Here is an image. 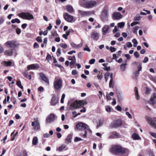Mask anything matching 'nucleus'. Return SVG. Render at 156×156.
I'll use <instances>...</instances> for the list:
<instances>
[{"instance_id": "29", "label": "nucleus", "mask_w": 156, "mask_h": 156, "mask_svg": "<svg viewBox=\"0 0 156 156\" xmlns=\"http://www.w3.org/2000/svg\"><path fill=\"white\" fill-rule=\"evenodd\" d=\"M104 121V120L103 119H99L97 123V127L98 128L101 126L103 124Z\"/></svg>"}, {"instance_id": "8", "label": "nucleus", "mask_w": 156, "mask_h": 156, "mask_svg": "<svg viewBox=\"0 0 156 156\" xmlns=\"http://www.w3.org/2000/svg\"><path fill=\"white\" fill-rule=\"evenodd\" d=\"M64 17L65 20L68 22H72L73 21L74 17L70 15H69L66 12L64 15Z\"/></svg>"}, {"instance_id": "34", "label": "nucleus", "mask_w": 156, "mask_h": 156, "mask_svg": "<svg viewBox=\"0 0 156 156\" xmlns=\"http://www.w3.org/2000/svg\"><path fill=\"white\" fill-rule=\"evenodd\" d=\"M11 23H20V21L19 19L17 18H16L15 19L12 20L11 21Z\"/></svg>"}, {"instance_id": "4", "label": "nucleus", "mask_w": 156, "mask_h": 156, "mask_svg": "<svg viewBox=\"0 0 156 156\" xmlns=\"http://www.w3.org/2000/svg\"><path fill=\"white\" fill-rule=\"evenodd\" d=\"M62 80L60 78H55L54 83V87L55 89L58 90L62 87Z\"/></svg>"}, {"instance_id": "33", "label": "nucleus", "mask_w": 156, "mask_h": 156, "mask_svg": "<svg viewBox=\"0 0 156 156\" xmlns=\"http://www.w3.org/2000/svg\"><path fill=\"white\" fill-rule=\"evenodd\" d=\"M38 141V139L37 137H34L32 140V144L34 145H37Z\"/></svg>"}, {"instance_id": "2", "label": "nucleus", "mask_w": 156, "mask_h": 156, "mask_svg": "<svg viewBox=\"0 0 156 156\" xmlns=\"http://www.w3.org/2000/svg\"><path fill=\"white\" fill-rule=\"evenodd\" d=\"M76 127L79 130H82L85 129L87 130L90 133L92 132V131L90 129L88 126L83 122H80L79 123L76 125Z\"/></svg>"}, {"instance_id": "38", "label": "nucleus", "mask_w": 156, "mask_h": 156, "mask_svg": "<svg viewBox=\"0 0 156 156\" xmlns=\"http://www.w3.org/2000/svg\"><path fill=\"white\" fill-rule=\"evenodd\" d=\"M114 82L113 79H111L109 83V86L110 88H113V87Z\"/></svg>"}, {"instance_id": "5", "label": "nucleus", "mask_w": 156, "mask_h": 156, "mask_svg": "<svg viewBox=\"0 0 156 156\" xmlns=\"http://www.w3.org/2000/svg\"><path fill=\"white\" fill-rule=\"evenodd\" d=\"M19 17L23 19L30 20L34 19L33 16L29 12H21L18 14Z\"/></svg>"}, {"instance_id": "62", "label": "nucleus", "mask_w": 156, "mask_h": 156, "mask_svg": "<svg viewBox=\"0 0 156 156\" xmlns=\"http://www.w3.org/2000/svg\"><path fill=\"white\" fill-rule=\"evenodd\" d=\"M97 78L99 80H101L103 78V75H102V73H101V74L100 75H98L97 76Z\"/></svg>"}, {"instance_id": "13", "label": "nucleus", "mask_w": 156, "mask_h": 156, "mask_svg": "<svg viewBox=\"0 0 156 156\" xmlns=\"http://www.w3.org/2000/svg\"><path fill=\"white\" fill-rule=\"evenodd\" d=\"M122 124V120L120 119H118L114 121L112 126L113 127L117 128L121 126Z\"/></svg>"}, {"instance_id": "18", "label": "nucleus", "mask_w": 156, "mask_h": 156, "mask_svg": "<svg viewBox=\"0 0 156 156\" xmlns=\"http://www.w3.org/2000/svg\"><path fill=\"white\" fill-rule=\"evenodd\" d=\"M120 137V135L118 133L116 132H113L111 133L110 134V136L109 137V138H119Z\"/></svg>"}, {"instance_id": "43", "label": "nucleus", "mask_w": 156, "mask_h": 156, "mask_svg": "<svg viewBox=\"0 0 156 156\" xmlns=\"http://www.w3.org/2000/svg\"><path fill=\"white\" fill-rule=\"evenodd\" d=\"M141 19V17L139 15L136 16L134 18V20L135 21H139Z\"/></svg>"}, {"instance_id": "57", "label": "nucleus", "mask_w": 156, "mask_h": 156, "mask_svg": "<svg viewBox=\"0 0 156 156\" xmlns=\"http://www.w3.org/2000/svg\"><path fill=\"white\" fill-rule=\"evenodd\" d=\"M46 59L47 60H48V62H49V60L51 59V55L49 54H48L47 55L46 58Z\"/></svg>"}, {"instance_id": "26", "label": "nucleus", "mask_w": 156, "mask_h": 156, "mask_svg": "<svg viewBox=\"0 0 156 156\" xmlns=\"http://www.w3.org/2000/svg\"><path fill=\"white\" fill-rule=\"evenodd\" d=\"M51 34V35L50 36V38L51 39L53 38L54 37H57L58 36V34L55 31H52Z\"/></svg>"}, {"instance_id": "44", "label": "nucleus", "mask_w": 156, "mask_h": 156, "mask_svg": "<svg viewBox=\"0 0 156 156\" xmlns=\"http://www.w3.org/2000/svg\"><path fill=\"white\" fill-rule=\"evenodd\" d=\"M116 48H115L114 47L111 46L110 47V50L112 52L115 51L116 50Z\"/></svg>"}, {"instance_id": "21", "label": "nucleus", "mask_w": 156, "mask_h": 156, "mask_svg": "<svg viewBox=\"0 0 156 156\" xmlns=\"http://www.w3.org/2000/svg\"><path fill=\"white\" fill-rule=\"evenodd\" d=\"M109 28V27L107 25H105L102 28V34L103 35H105L108 32Z\"/></svg>"}, {"instance_id": "6", "label": "nucleus", "mask_w": 156, "mask_h": 156, "mask_svg": "<svg viewBox=\"0 0 156 156\" xmlns=\"http://www.w3.org/2000/svg\"><path fill=\"white\" fill-rule=\"evenodd\" d=\"M109 16L108 10L106 8H104L101 12V18L104 21L107 19Z\"/></svg>"}, {"instance_id": "12", "label": "nucleus", "mask_w": 156, "mask_h": 156, "mask_svg": "<svg viewBox=\"0 0 156 156\" xmlns=\"http://www.w3.org/2000/svg\"><path fill=\"white\" fill-rule=\"evenodd\" d=\"M31 125L33 126L34 129L37 130L40 128V123L38 122V118L35 120V122H32Z\"/></svg>"}, {"instance_id": "61", "label": "nucleus", "mask_w": 156, "mask_h": 156, "mask_svg": "<svg viewBox=\"0 0 156 156\" xmlns=\"http://www.w3.org/2000/svg\"><path fill=\"white\" fill-rule=\"evenodd\" d=\"M151 91L150 89L148 87H147L146 89V90L145 91V93L146 94H148L150 93Z\"/></svg>"}, {"instance_id": "60", "label": "nucleus", "mask_w": 156, "mask_h": 156, "mask_svg": "<svg viewBox=\"0 0 156 156\" xmlns=\"http://www.w3.org/2000/svg\"><path fill=\"white\" fill-rule=\"evenodd\" d=\"M78 73V72L77 70H73L72 73V74L73 75H74L76 74H77Z\"/></svg>"}, {"instance_id": "9", "label": "nucleus", "mask_w": 156, "mask_h": 156, "mask_svg": "<svg viewBox=\"0 0 156 156\" xmlns=\"http://www.w3.org/2000/svg\"><path fill=\"white\" fill-rule=\"evenodd\" d=\"M78 12L82 16H89L93 13L92 12L85 11L81 10H79Z\"/></svg>"}, {"instance_id": "28", "label": "nucleus", "mask_w": 156, "mask_h": 156, "mask_svg": "<svg viewBox=\"0 0 156 156\" xmlns=\"http://www.w3.org/2000/svg\"><path fill=\"white\" fill-rule=\"evenodd\" d=\"M132 138L134 140H139L140 139V137L136 133H134L132 136Z\"/></svg>"}, {"instance_id": "46", "label": "nucleus", "mask_w": 156, "mask_h": 156, "mask_svg": "<svg viewBox=\"0 0 156 156\" xmlns=\"http://www.w3.org/2000/svg\"><path fill=\"white\" fill-rule=\"evenodd\" d=\"M137 70L140 71L142 69V63H140L137 67Z\"/></svg>"}, {"instance_id": "35", "label": "nucleus", "mask_w": 156, "mask_h": 156, "mask_svg": "<svg viewBox=\"0 0 156 156\" xmlns=\"http://www.w3.org/2000/svg\"><path fill=\"white\" fill-rule=\"evenodd\" d=\"M66 145L65 144H62L61 146L59 147L58 150L59 151H62L66 147Z\"/></svg>"}, {"instance_id": "15", "label": "nucleus", "mask_w": 156, "mask_h": 156, "mask_svg": "<svg viewBox=\"0 0 156 156\" xmlns=\"http://www.w3.org/2000/svg\"><path fill=\"white\" fill-rule=\"evenodd\" d=\"M147 120L148 123L154 128H156V124L154 123L153 120L151 118L148 117L146 118Z\"/></svg>"}, {"instance_id": "25", "label": "nucleus", "mask_w": 156, "mask_h": 156, "mask_svg": "<svg viewBox=\"0 0 156 156\" xmlns=\"http://www.w3.org/2000/svg\"><path fill=\"white\" fill-rule=\"evenodd\" d=\"M127 65L126 61L120 65V70L122 71L123 72L125 70L126 67Z\"/></svg>"}, {"instance_id": "27", "label": "nucleus", "mask_w": 156, "mask_h": 156, "mask_svg": "<svg viewBox=\"0 0 156 156\" xmlns=\"http://www.w3.org/2000/svg\"><path fill=\"white\" fill-rule=\"evenodd\" d=\"M72 138V135H69L66 139V143L68 144L69 143H71Z\"/></svg>"}, {"instance_id": "7", "label": "nucleus", "mask_w": 156, "mask_h": 156, "mask_svg": "<svg viewBox=\"0 0 156 156\" xmlns=\"http://www.w3.org/2000/svg\"><path fill=\"white\" fill-rule=\"evenodd\" d=\"M97 4V3L94 1H91L86 2L84 4V7L87 8H91L95 5Z\"/></svg>"}, {"instance_id": "59", "label": "nucleus", "mask_w": 156, "mask_h": 156, "mask_svg": "<svg viewBox=\"0 0 156 156\" xmlns=\"http://www.w3.org/2000/svg\"><path fill=\"white\" fill-rule=\"evenodd\" d=\"M150 134L154 137L156 138V133L151 132H150Z\"/></svg>"}, {"instance_id": "14", "label": "nucleus", "mask_w": 156, "mask_h": 156, "mask_svg": "<svg viewBox=\"0 0 156 156\" xmlns=\"http://www.w3.org/2000/svg\"><path fill=\"white\" fill-rule=\"evenodd\" d=\"M55 115L53 114H50L46 118V122L51 123L55 119Z\"/></svg>"}, {"instance_id": "19", "label": "nucleus", "mask_w": 156, "mask_h": 156, "mask_svg": "<svg viewBox=\"0 0 156 156\" xmlns=\"http://www.w3.org/2000/svg\"><path fill=\"white\" fill-rule=\"evenodd\" d=\"M39 66V65L37 64H33L29 65L27 67L28 70H29L32 69H38Z\"/></svg>"}, {"instance_id": "40", "label": "nucleus", "mask_w": 156, "mask_h": 156, "mask_svg": "<svg viewBox=\"0 0 156 156\" xmlns=\"http://www.w3.org/2000/svg\"><path fill=\"white\" fill-rule=\"evenodd\" d=\"M125 23L123 22L119 23H118V26L120 28L123 27L124 26Z\"/></svg>"}, {"instance_id": "54", "label": "nucleus", "mask_w": 156, "mask_h": 156, "mask_svg": "<svg viewBox=\"0 0 156 156\" xmlns=\"http://www.w3.org/2000/svg\"><path fill=\"white\" fill-rule=\"evenodd\" d=\"M140 23L137 22H133L131 23V26L132 27L133 26L139 24Z\"/></svg>"}, {"instance_id": "47", "label": "nucleus", "mask_w": 156, "mask_h": 156, "mask_svg": "<svg viewBox=\"0 0 156 156\" xmlns=\"http://www.w3.org/2000/svg\"><path fill=\"white\" fill-rule=\"evenodd\" d=\"M117 97L119 101H121L122 99V96L120 94L117 95Z\"/></svg>"}, {"instance_id": "64", "label": "nucleus", "mask_w": 156, "mask_h": 156, "mask_svg": "<svg viewBox=\"0 0 156 156\" xmlns=\"http://www.w3.org/2000/svg\"><path fill=\"white\" fill-rule=\"evenodd\" d=\"M139 71L137 70L136 71V72L134 73V75L136 78L138 76L139 74Z\"/></svg>"}, {"instance_id": "58", "label": "nucleus", "mask_w": 156, "mask_h": 156, "mask_svg": "<svg viewBox=\"0 0 156 156\" xmlns=\"http://www.w3.org/2000/svg\"><path fill=\"white\" fill-rule=\"evenodd\" d=\"M127 46L128 48H131L132 46V45L130 42H128L126 43Z\"/></svg>"}, {"instance_id": "24", "label": "nucleus", "mask_w": 156, "mask_h": 156, "mask_svg": "<svg viewBox=\"0 0 156 156\" xmlns=\"http://www.w3.org/2000/svg\"><path fill=\"white\" fill-rule=\"evenodd\" d=\"M13 51L12 49H9L5 51L4 53L5 55L8 56H11L12 55Z\"/></svg>"}, {"instance_id": "49", "label": "nucleus", "mask_w": 156, "mask_h": 156, "mask_svg": "<svg viewBox=\"0 0 156 156\" xmlns=\"http://www.w3.org/2000/svg\"><path fill=\"white\" fill-rule=\"evenodd\" d=\"M76 62V58H74V59L73 60L71 61L70 62V65L72 66L74 64H75Z\"/></svg>"}, {"instance_id": "36", "label": "nucleus", "mask_w": 156, "mask_h": 156, "mask_svg": "<svg viewBox=\"0 0 156 156\" xmlns=\"http://www.w3.org/2000/svg\"><path fill=\"white\" fill-rule=\"evenodd\" d=\"M132 42L133 43V46L135 47H136L138 44L137 40L135 38L133 39L132 40Z\"/></svg>"}, {"instance_id": "37", "label": "nucleus", "mask_w": 156, "mask_h": 156, "mask_svg": "<svg viewBox=\"0 0 156 156\" xmlns=\"http://www.w3.org/2000/svg\"><path fill=\"white\" fill-rule=\"evenodd\" d=\"M109 73L107 72L105 74V78L106 82H107L108 79V77L109 75Z\"/></svg>"}, {"instance_id": "55", "label": "nucleus", "mask_w": 156, "mask_h": 156, "mask_svg": "<svg viewBox=\"0 0 156 156\" xmlns=\"http://www.w3.org/2000/svg\"><path fill=\"white\" fill-rule=\"evenodd\" d=\"M148 61V58L147 57H145L143 60V62L144 63H147Z\"/></svg>"}, {"instance_id": "11", "label": "nucleus", "mask_w": 156, "mask_h": 156, "mask_svg": "<svg viewBox=\"0 0 156 156\" xmlns=\"http://www.w3.org/2000/svg\"><path fill=\"white\" fill-rule=\"evenodd\" d=\"M122 17V15L119 12H114L112 14V18L113 20H119Z\"/></svg>"}, {"instance_id": "30", "label": "nucleus", "mask_w": 156, "mask_h": 156, "mask_svg": "<svg viewBox=\"0 0 156 156\" xmlns=\"http://www.w3.org/2000/svg\"><path fill=\"white\" fill-rule=\"evenodd\" d=\"M135 96H136V98L137 100H138L140 99V97L138 95V90L136 87H135Z\"/></svg>"}, {"instance_id": "1", "label": "nucleus", "mask_w": 156, "mask_h": 156, "mask_svg": "<svg viewBox=\"0 0 156 156\" xmlns=\"http://www.w3.org/2000/svg\"><path fill=\"white\" fill-rule=\"evenodd\" d=\"M110 151L114 154H117L120 153L122 154L126 153L128 154L129 151L126 148H124L119 146H116L112 147L110 150Z\"/></svg>"}, {"instance_id": "10", "label": "nucleus", "mask_w": 156, "mask_h": 156, "mask_svg": "<svg viewBox=\"0 0 156 156\" xmlns=\"http://www.w3.org/2000/svg\"><path fill=\"white\" fill-rule=\"evenodd\" d=\"M5 44L10 48H14L18 45L16 41H7L5 43Z\"/></svg>"}, {"instance_id": "45", "label": "nucleus", "mask_w": 156, "mask_h": 156, "mask_svg": "<svg viewBox=\"0 0 156 156\" xmlns=\"http://www.w3.org/2000/svg\"><path fill=\"white\" fill-rule=\"evenodd\" d=\"M126 114L128 116L129 119H132V115L128 112H126Z\"/></svg>"}, {"instance_id": "63", "label": "nucleus", "mask_w": 156, "mask_h": 156, "mask_svg": "<svg viewBox=\"0 0 156 156\" xmlns=\"http://www.w3.org/2000/svg\"><path fill=\"white\" fill-rule=\"evenodd\" d=\"M38 90L40 92H43L44 90V89L43 87H40L38 88Z\"/></svg>"}, {"instance_id": "48", "label": "nucleus", "mask_w": 156, "mask_h": 156, "mask_svg": "<svg viewBox=\"0 0 156 156\" xmlns=\"http://www.w3.org/2000/svg\"><path fill=\"white\" fill-rule=\"evenodd\" d=\"M61 54V50L60 48H58L57 51V55L58 57L60 56Z\"/></svg>"}, {"instance_id": "41", "label": "nucleus", "mask_w": 156, "mask_h": 156, "mask_svg": "<svg viewBox=\"0 0 156 156\" xmlns=\"http://www.w3.org/2000/svg\"><path fill=\"white\" fill-rule=\"evenodd\" d=\"M83 139L80 138H79L77 137H76L74 139V141L75 142H77L80 141H82Z\"/></svg>"}, {"instance_id": "31", "label": "nucleus", "mask_w": 156, "mask_h": 156, "mask_svg": "<svg viewBox=\"0 0 156 156\" xmlns=\"http://www.w3.org/2000/svg\"><path fill=\"white\" fill-rule=\"evenodd\" d=\"M139 27L138 26H135L133 27V32L135 34H137V30L139 28Z\"/></svg>"}, {"instance_id": "42", "label": "nucleus", "mask_w": 156, "mask_h": 156, "mask_svg": "<svg viewBox=\"0 0 156 156\" xmlns=\"http://www.w3.org/2000/svg\"><path fill=\"white\" fill-rule=\"evenodd\" d=\"M65 97V94H62V98L61 99V103H63L64 102V99Z\"/></svg>"}, {"instance_id": "56", "label": "nucleus", "mask_w": 156, "mask_h": 156, "mask_svg": "<svg viewBox=\"0 0 156 156\" xmlns=\"http://www.w3.org/2000/svg\"><path fill=\"white\" fill-rule=\"evenodd\" d=\"M105 109H106V110L107 112H110L111 111V108L108 106H106L105 107Z\"/></svg>"}, {"instance_id": "23", "label": "nucleus", "mask_w": 156, "mask_h": 156, "mask_svg": "<svg viewBox=\"0 0 156 156\" xmlns=\"http://www.w3.org/2000/svg\"><path fill=\"white\" fill-rule=\"evenodd\" d=\"M66 9L67 11L70 13H72L74 12V9L72 6L69 5L66 6Z\"/></svg>"}, {"instance_id": "16", "label": "nucleus", "mask_w": 156, "mask_h": 156, "mask_svg": "<svg viewBox=\"0 0 156 156\" xmlns=\"http://www.w3.org/2000/svg\"><path fill=\"white\" fill-rule=\"evenodd\" d=\"M58 101V100L57 99L55 94H54L50 102V104L51 105L54 106L56 105Z\"/></svg>"}, {"instance_id": "17", "label": "nucleus", "mask_w": 156, "mask_h": 156, "mask_svg": "<svg viewBox=\"0 0 156 156\" xmlns=\"http://www.w3.org/2000/svg\"><path fill=\"white\" fill-rule=\"evenodd\" d=\"M39 74L41 79L48 85H49V80L46 76L42 73H40Z\"/></svg>"}, {"instance_id": "20", "label": "nucleus", "mask_w": 156, "mask_h": 156, "mask_svg": "<svg viewBox=\"0 0 156 156\" xmlns=\"http://www.w3.org/2000/svg\"><path fill=\"white\" fill-rule=\"evenodd\" d=\"M91 36L92 38L95 41H97L99 38V36L98 33L97 32H92L91 34Z\"/></svg>"}, {"instance_id": "3", "label": "nucleus", "mask_w": 156, "mask_h": 156, "mask_svg": "<svg viewBox=\"0 0 156 156\" xmlns=\"http://www.w3.org/2000/svg\"><path fill=\"white\" fill-rule=\"evenodd\" d=\"M83 101H76L72 103L70 106V109L73 110L74 108H79L83 105L87 104V103H83Z\"/></svg>"}, {"instance_id": "22", "label": "nucleus", "mask_w": 156, "mask_h": 156, "mask_svg": "<svg viewBox=\"0 0 156 156\" xmlns=\"http://www.w3.org/2000/svg\"><path fill=\"white\" fill-rule=\"evenodd\" d=\"M150 99V103L153 105L156 104V93H154Z\"/></svg>"}, {"instance_id": "50", "label": "nucleus", "mask_w": 156, "mask_h": 156, "mask_svg": "<svg viewBox=\"0 0 156 156\" xmlns=\"http://www.w3.org/2000/svg\"><path fill=\"white\" fill-rule=\"evenodd\" d=\"M36 40L39 42H42V40L41 38V37H38L36 38Z\"/></svg>"}, {"instance_id": "53", "label": "nucleus", "mask_w": 156, "mask_h": 156, "mask_svg": "<svg viewBox=\"0 0 156 156\" xmlns=\"http://www.w3.org/2000/svg\"><path fill=\"white\" fill-rule=\"evenodd\" d=\"M74 58H76L74 56H69L68 58V59L69 60L73 61L74 59Z\"/></svg>"}, {"instance_id": "52", "label": "nucleus", "mask_w": 156, "mask_h": 156, "mask_svg": "<svg viewBox=\"0 0 156 156\" xmlns=\"http://www.w3.org/2000/svg\"><path fill=\"white\" fill-rule=\"evenodd\" d=\"M95 59H91L90 61H89V63L90 64H93L94 63V62H95Z\"/></svg>"}, {"instance_id": "51", "label": "nucleus", "mask_w": 156, "mask_h": 156, "mask_svg": "<svg viewBox=\"0 0 156 156\" xmlns=\"http://www.w3.org/2000/svg\"><path fill=\"white\" fill-rule=\"evenodd\" d=\"M134 56L136 58L139 57L140 56L139 53L137 51L135 52L134 54Z\"/></svg>"}, {"instance_id": "32", "label": "nucleus", "mask_w": 156, "mask_h": 156, "mask_svg": "<svg viewBox=\"0 0 156 156\" xmlns=\"http://www.w3.org/2000/svg\"><path fill=\"white\" fill-rule=\"evenodd\" d=\"M2 64H3L5 66H9L11 65L12 62L10 61L6 62L5 61L3 62Z\"/></svg>"}, {"instance_id": "39", "label": "nucleus", "mask_w": 156, "mask_h": 156, "mask_svg": "<svg viewBox=\"0 0 156 156\" xmlns=\"http://www.w3.org/2000/svg\"><path fill=\"white\" fill-rule=\"evenodd\" d=\"M16 84L21 89L23 88V86L22 85L21 82L20 81H18L17 82Z\"/></svg>"}]
</instances>
